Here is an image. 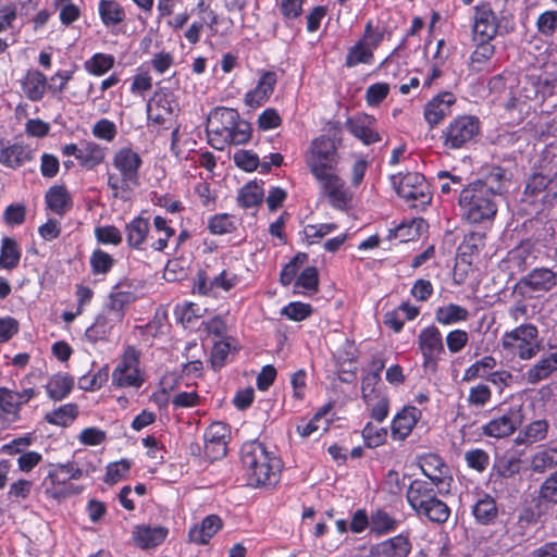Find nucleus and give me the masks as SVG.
<instances>
[{"instance_id": "36", "label": "nucleus", "mask_w": 557, "mask_h": 557, "mask_svg": "<svg viewBox=\"0 0 557 557\" xmlns=\"http://www.w3.org/2000/svg\"><path fill=\"white\" fill-rule=\"evenodd\" d=\"M98 14L101 23L107 28L115 27L126 20L124 7L116 0H99Z\"/></svg>"}, {"instance_id": "31", "label": "nucleus", "mask_w": 557, "mask_h": 557, "mask_svg": "<svg viewBox=\"0 0 557 557\" xmlns=\"http://www.w3.org/2000/svg\"><path fill=\"white\" fill-rule=\"evenodd\" d=\"M169 327L166 313H156L151 320L144 325L135 326L139 342L151 347L157 338L163 336Z\"/></svg>"}, {"instance_id": "62", "label": "nucleus", "mask_w": 557, "mask_h": 557, "mask_svg": "<svg viewBox=\"0 0 557 557\" xmlns=\"http://www.w3.org/2000/svg\"><path fill=\"white\" fill-rule=\"evenodd\" d=\"M95 238L99 244L119 246L123 242V235L115 225H101L95 227Z\"/></svg>"}, {"instance_id": "20", "label": "nucleus", "mask_w": 557, "mask_h": 557, "mask_svg": "<svg viewBox=\"0 0 557 557\" xmlns=\"http://www.w3.org/2000/svg\"><path fill=\"white\" fill-rule=\"evenodd\" d=\"M277 81L278 76L276 72L261 70L255 88L245 94V104L252 109L263 106L273 95Z\"/></svg>"}, {"instance_id": "24", "label": "nucleus", "mask_w": 557, "mask_h": 557, "mask_svg": "<svg viewBox=\"0 0 557 557\" xmlns=\"http://www.w3.org/2000/svg\"><path fill=\"white\" fill-rule=\"evenodd\" d=\"M35 159V150L26 144L13 143L0 149V164L11 170H17Z\"/></svg>"}, {"instance_id": "8", "label": "nucleus", "mask_w": 557, "mask_h": 557, "mask_svg": "<svg viewBox=\"0 0 557 557\" xmlns=\"http://www.w3.org/2000/svg\"><path fill=\"white\" fill-rule=\"evenodd\" d=\"M503 349L521 360H529L540 351L539 330L534 324L525 323L505 332L502 336Z\"/></svg>"}, {"instance_id": "4", "label": "nucleus", "mask_w": 557, "mask_h": 557, "mask_svg": "<svg viewBox=\"0 0 557 557\" xmlns=\"http://www.w3.org/2000/svg\"><path fill=\"white\" fill-rule=\"evenodd\" d=\"M406 498L418 517L434 524H445L451 513L449 506L438 498L432 482L416 479L409 484Z\"/></svg>"}, {"instance_id": "46", "label": "nucleus", "mask_w": 557, "mask_h": 557, "mask_svg": "<svg viewBox=\"0 0 557 557\" xmlns=\"http://www.w3.org/2000/svg\"><path fill=\"white\" fill-rule=\"evenodd\" d=\"M472 513L476 522L483 525L491 524L498 516V508L495 499L484 494V496L474 504Z\"/></svg>"}, {"instance_id": "21", "label": "nucleus", "mask_w": 557, "mask_h": 557, "mask_svg": "<svg viewBox=\"0 0 557 557\" xmlns=\"http://www.w3.org/2000/svg\"><path fill=\"white\" fill-rule=\"evenodd\" d=\"M456 100V96L451 91H442L426 102L423 116L430 128H434L450 115Z\"/></svg>"}, {"instance_id": "39", "label": "nucleus", "mask_w": 557, "mask_h": 557, "mask_svg": "<svg viewBox=\"0 0 557 557\" xmlns=\"http://www.w3.org/2000/svg\"><path fill=\"white\" fill-rule=\"evenodd\" d=\"M394 29L386 24L380 22L374 23L373 20H368L361 36V39L373 51L376 50L384 40H391Z\"/></svg>"}, {"instance_id": "51", "label": "nucleus", "mask_w": 557, "mask_h": 557, "mask_svg": "<svg viewBox=\"0 0 557 557\" xmlns=\"http://www.w3.org/2000/svg\"><path fill=\"white\" fill-rule=\"evenodd\" d=\"M263 198V188L255 182H249L239 189L237 203L244 209L258 208L262 203Z\"/></svg>"}, {"instance_id": "58", "label": "nucleus", "mask_w": 557, "mask_h": 557, "mask_svg": "<svg viewBox=\"0 0 557 557\" xmlns=\"http://www.w3.org/2000/svg\"><path fill=\"white\" fill-rule=\"evenodd\" d=\"M361 435L364 442V446L368 448H376L382 446L387 441V429L377 428L371 422L366 423L361 431Z\"/></svg>"}, {"instance_id": "42", "label": "nucleus", "mask_w": 557, "mask_h": 557, "mask_svg": "<svg viewBox=\"0 0 557 557\" xmlns=\"http://www.w3.org/2000/svg\"><path fill=\"white\" fill-rule=\"evenodd\" d=\"M557 370V350L541 358L533 364L527 372L525 379L530 384H536L547 379L554 371Z\"/></svg>"}, {"instance_id": "61", "label": "nucleus", "mask_w": 557, "mask_h": 557, "mask_svg": "<svg viewBox=\"0 0 557 557\" xmlns=\"http://www.w3.org/2000/svg\"><path fill=\"white\" fill-rule=\"evenodd\" d=\"M492 399V391L488 385L478 383L470 387L467 403L470 407L483 408Z\"/></svg>"}, {"instance_id": "6", "label": "nucleus", "mask_w": 557, "mask_h": 557, "mask_svg": "<svg viewBox=\"0 0 557 557\" xmlns=\"http://www.w3.org/2000/svg\"><path fill=\"white\" fill-rule=\"evenodd\" d=\"M339 145L327 135H319L310 141L304 152V160L314 181L338 172Z\"/></svg>"}, {"instance_id": "9", "label": "nucleus", "mask_w": 557, "mask_h": 557, "mask_svg": "<svg viewBox=\"0 0 557 557\" xmlns=\"http://www.w3.org/2000/svg\"><path fill=\"white\" fill-rule=\"evenodd\" d=\"M392 183L397 195L410 208H424L431 202L432 195L425 177L418 172H407L392 176Z\"/></svg>"}, {"instance_id": "40", "label": "nucleus", "mask_w": 557, "mask_h": 557, "mask_svg": "<svg viewBox=\"0 0 557 557\" xmlns=\"http://www.w3.org/2000/svg\"><path fill=\"white\" fill-rule=\"evenodd\" d=\"M22 249L13 237L4 236L0 245V270L12 271L20 264Z\"/></svg>"}, {"instance_id": "33", "label": "nucleus", "mask_w": 557, "mask_h": 557, "mask_svg": "<svg viewBox=\"0 0 557 557\" xmlns=\"http://www.w3.org/2000/svg\"><path fill=\"white\" fill-rule=\"evenodd\" d=\"M25 97L38 102L42 100L48 89L47 77L39 70H28L20 81Z\"/></svg>"}, {"instance_id": "2", "label": "nucleus", "mask_w": 557, "mask_h": 557, "mask_svg": "<svg viewBox=\"0 0 557 557\" xmlns=\"http://www.w3.org/2000/svg\"><path fill=\"white\" fill-rule=\"evenodd\" d=\"M240 461L250 486L271 487L280 482L282 459L262 442H245L240 447Z\"/></svg>"}, {"instance_id": "50", "label": "nucleus", "mask_w": 557, "mask_h": 557, "mask_svg": "<svg viewBox=\"0 0 557 557\" xmlns=\"http://www.w3.org/2000/svg\"><path fill=\"white\" fill-rule=\"evenodd\" d=\"M153 230L162 235L152 240L149 247L153 251L162 252L168 246L170 239L175 235V228L170 225V221L162 215H154L152 220Z\"/></svg>"}, {"instance_id": "29", "label": "nucleus", "mask_w": 557, "mask_h": 557, "mask_svg": "<svg viewBox=\"0 0 557 557\" xmlns=\"http://www.w3.org/2000/svg\"><path fill=\"white\" fill-rule=\"evenodd\" d=\"M411 552L409 537L398 534L372 546L371 557H407Z\"/></svg>"}, {"instance_id": "57", "label": "nucleus", "mask_w": 557, "mask_h": 557, "mask_svg": "<svg viewBox=\"0 0 557 557\" xmlns=\"http://www.w3.org/2000/svg\"><path fill=\"white\" fill-rule=\"evenodd\" d=\"M153 83L150 75L149 69L141 64L137 67L136 74L133 76V81L129 87V91L133 95L144 96L147 91L152 89Z\"/></svg>"}, {"instance_id": "16", "label": "nucleus", "mask_w": 557, "mask_h": 557, "mask_svg": "<svg viewBox=\"0 0 557 557\" xmlns=\"http://www.w3.org/2000/svg\"><path fill=\"white\" fill-rule=\"evenodd\" d=\"M231 435L228 424L216 421L211 423L203 434L205 456L211 460H219L226 456L227 444Z\"/></svg>"}, {"instance_id": "22", "label": "nucleus", "mask_w": 557, "mask_h": 557, "mask_svg": "<svg viewBox=\"0 0 557 557\" xmlns=\"http://www.w3.org/2000/svg\"><path fill=\"white\" fill-rule=\"evenodd\" d=\"M150 230L151 224L149 219L143 215H136L127 222L124 226V234L128 249L146 251Z\"/></svg>"}, {"instance_id": "45", "label": "nucleus", "mask_w": 557, "mask_h": 557, "mask_svg": "<svg viewBox=\"0 0 557 557\" xmlns=\"http://www.w3.org/2000/svg\"><path fill=\"white\" fill-rule=\"evenodd\" d=\"M398 520L383 508L371 512V534L383 536L398 528Z\"/></svg>"}, {"instance_id": "30", "label": "nucleus", "mask_w": 557, "mask_h": 557, "mask_svg": "<svg viewBox=\"0 0 557 557\" xmlns=\"http://www.w3.org/2000/svg\"><path fill=\"white\" fill-rule=\"evenodd\" d=\"M223 521L218 515H209L199 524H194L188 531L189 542L206 545L222 529Z\"/></svg>"}, {"instance_id": "5", "label": "nucleus", "mask_w": 557, "mask_h": 557, "mask_svg": "<svg viewBox=\"0 0 557 557\" xmlns=\"http://www.w3.org/2000/svg\"><path fill=\"white\" fill-rule=\"evenodd\" d=\"M141 165L140 154L131 147H122L113 154V172H108L107 185L114 198H125L139 185Z\"/></svg>"}, {"instance_id": "28", "label": "nucleus", "mask_w": 557, "mask_h": 557, "mask_svg": "<svg viewBox=\"0 0 557 557\" xmlns=\"http://www.w3.org/2000/svg\"><path fill=\"white\" fill-rule=\"evenodd\" d=\"M120 323H122L120 320L102 309L92 324L86 329L85 338L91 344L108 341L114 326Z\"/></svg>"}, {"instance_id": "35", "label": "nucleus", "mask_w": 557, "mask_h": 557, "mask_svg": "<svg viewBox=\"0 0 557 557\" xmlns=\"http://www.w3.org/2000/svg\"><path fill=\"white\" fill-rule=\"evenodd\" d=\"M422 473L438 487L444 482V473L447 471V466L436 454H426L420 458L419 461Z\"/></svg>"}, {"instance_id": "63", "label": "nucleus", "mask_w": 557, "mask_h": 557, "mask_svg": "<svg viewBox=\"0 0 557 557\" xmlns=\"http://www.w3.org/2000/svg\"><path fill=\"white\" fill-rule=\"evenodd\" d=\"M313 312V308L310 304L301 301H292L282 308L281 314L286 317L288 320L300 322L309 318Z\"/></svg>"}, {"instance_id": "53", "label": "nucleus", "mask_w": 557, "mask_h": 557, "mask_svg": "<svg viewBox=\"0 0 557 557\" xmlns=\"http://www.w3.org/2000/svg\"><path fill=\"white\" fill-rule=\"evenodd\" d=\"M207 228L212 235L231 234L236 230L235 216L230 213H216L209 216Z\"/></svg>"}, {"instance_id": "3", "label": "nucleus", "mask_w": 557, "mask_h": 557, "mask_svg": "<svg viewBox=\"0 0 557 557\" xmlns=\"http://www.w3.org/2000/svg\"><path fill=\"white\" fill-rule=\"evenodd\" d=\"M458 205L462 218L470 224L494 220L497 213L496 193L486 182L476 180L459 194Z\"/></svg>"}, {"instance_id": "27", "label": "nucleus", "mask_w": 557, "mask_h": 557, "mask_svg": "<svg viewBox=\"0 0 557 557\" xmlns=\"http://www.w3.org/2000/svg\"><path fill=\"white\" fill-rule=\"evenodd\" d=\"M173 102L171 95L156 92L147 103L148 122L164 126L174 113Z\"/></svg>"}, {"instance_id": "49", "label": "nucleus", "mask_w": 557, "mask_h": 557, "mask_svg": "<svg viewBox=\"0 0 557 557\" xmlns=\"http://www.w3.org/2000/svg\"><path fill=\"white\" fill-rule=\"evenodd\" d=\"M374 51L360 38L354 46L348 48L345 57V66L355 67L359 64H372Z\"/></svg>"}, {"instance_id": "18", "label": "nucleus", "mask_w": 557, "mask_h": 557, "mask_svg": "<svg viewBox=\"0 0 557 557\" xmlns=\"http://www.w3.org/2000/svg\"><path fill=\"white\" fill-rule=\"evenodd\" d=\"M346 129L364 146H370L382 140L377 131V121L373 115L362 113L347 117Z\"/></svg>"}, {"instance_id": "44", "label": "nucleus", "mask_w": 557, "mask_h": 557, "mask_svg": "<svg viewBox=\"0 0 557 557\" xmlns=\"http://www.w3.org/2000/svg\"><path fill=\"white\" fill-rule=\"evenodd\" d=\"M549 430V422L546 419H537L528 423L516 438L518 444H533L546 438Z\"/></svg>"}, {"instance_id": "32", "label": "nucleus", "mask_w": 557, "mask_h": 557, "mask_svg": "<svg viewBox=\"0 0 557 557\" xmlns=\"http://www.w3.org/2000/svg\"><path fill=\"white\" fill-rule=\"evenodd\" d=\"M519 285L533 292H548L557 285V273L548 268H535L520 280Z\"/></svg>"}, {"instance_id": "60", "label": "nucleus", "mask_w": 557, "mask_h": 557, "mask_svg": "<svg viewBox=\"0 0 557 557\" xmlns=\"http://www.w3.org/2000/svg\"><path fill=\"white\" fill-rule=\"evenodd\" d=\"M535 26L541 36L552 38L557 32V11L547 10L541 13L536 18Z\"/></svg>"}, {"instance_id": "11", "label": "nucleus", "mask_w": 557, "mask_h": 557, "mask_svg": "<svg viewBox=\"0 0 557 557\" xmlns=\"http://www.w3.org/2000/svg\"><path fill=\"white\" fill-rule=\"evenodd\" d=\"M418 347L422 355L423 368L435 372L441 355L445 354L440 329L434 324L423 327L418 335Z\"/></svg>"}, {"instance_id": "10", "label": "nucleus", "mask_w": 557, "mask_h": 557, "mask_svg": "<svg viewBox=\"0 0 557 557\" xmlns=\"http://www.w3.org/2000/svg\"><path fill=\"white\" fill-rule=\"evenodd\" d=\"M141 352L133 345L124 348L116 367L112 371V385L116 388H139L145 383L140 369Z\"/></svg>"}, {"instance_id": "56", "label": "nucleus", "mask_w": 557, "mask_h": 557, "mask_svg": "<svg viewBox=\"0 0 557 557\" xmlns=\"http://www.w3.org/2000/svg\"><path fill=\"white\" fill-rule=\"evenodd\" d=\"M381 375L364 372L361 379V396L363 401H372L377 396L385 394L382 391Z\"/></svg>"}, {"instance_id": "43", "label": "nucleus", "mask_w": 557, "mask_h": 557, "mask_svg": "<svg viewBox=\"0 0 557 557\" xmlns=\"http://www.w3.org/2000/svg\"><path fill=\"white\" fill-rule=\"evenodd\" d=\"M77 404L67 403L45 414V421L51 425L61 428L70 426L78 417Z\"/></svg>"}, {"instance_id": "54", "label": "nucleus", "mask_w": 557, "mask_h": 557, "mask_svg": "<svg viewBox=\"0 0 557 557\" xmlns=\"http://www.w3.org/2000/svg\"><path fill=\"white\" fill-rule=\"evenodd\" d=\"M114 264L115 260L109 252L100 248L92 250L89 258V265L92 275H106L113 269Z\"/></svg>"}, {"instance_id": "17", "label": "nucleus", "mask_w": 557, "mask_h": 557, "mask_svg": "<svg viewBox=\"0 0 557 557\" xmlns=\"http://www.w3.org/2000/svg\"><path fill=\"white\" fill-rule=\"evenodd\" d=\"M69 482L70 480L64 469V463L53 466L44 480L46 495L53 499H62L83 491L82 486L69 484Z\"/></svg>"}, {"instance_id": "34", "label": "nucleus", "mask_w": 557, "mask_h": 557, "mask_svg": "<svg viewBox=\"0 0 557 557\" xmlns=\"http://www.w3.org/2000/svg\"><path fill=\"white\" fill-rule=\"evenodd\" d=\"M46 206L53 213L63 216L73 207V199L64 185H53L45 194Z\"/></svg>"}, {"instance_id": "19", "label": "nucleus", "mask_w": 557, "mask_h": 557, "mask_svg": "<svg viewBox=\"0 0 557 557\" xmlns=\"http://www.w3.org/2000/svg\"><path fill=\"white\" fill-rule=\"evenodd\" d=\"M498 18L490 2H482L474 7V40H493L498 33Z\"/></svg>"}, {"instance_id": "59", "label": "nucleus", "mask_w": 557, "mask_h": 557, "mask_svg": "<svg viewBox=\"0 0 557 557\" xmlns=\"http://www.w3.org/2000/svg\"><path fill=\"white\" fill-rule=\"evenodd\" d=\"M34 483L27 479H17L9 486L7 498L11 503H21L26 500L33 491Z\"/></svg>"}, {"instance_id": "64", "label": "nucleus", "mask_w": 557, "mask_h": 557, "mask_svg": "<svg viewBox=\"0 0 557 557\" xmlns=\"http://www.w3.org/2000/svg\"><path fill=\"white\" fill-rule=\"evenodd\" d=\"M306 260V253H297L295 257H293L292 260L281 270L280 283L283 286H289L297 278V273Z\"/></svg>"}, {"instance_id": "13", "label": "nucleus", "mask_w": 557, "mask_h": 557, "mask_svg": "<svg viewBox=\"0 0 557 557\" xmlns=\"http://www.w3.org/2000/svg\"><path fill=\"white\" fill-rule=\"evenodd\" d=\"M37 395L38 393L33 387L15 392L0 386V420L8 424L20 421L22 407Z\"/></svg>"}, {"instance_id": "23", "label": "nucleus", "mask_w": 557, "mask_h": 557, "mask_svg": "<svg viewBox=\"0 0 557 557\" xmlns=\"http://www.w3.org/2000/svg\"><path fill=\"white\" fill-rule=\"evenodd\" d=\"M136 299V294L131 287L127 286V288L124 289V285L120 283L112 287L102 309L123 322L128 307L135 302Z\"/></svg>"}, {"instance_id": "37", "label": "nucleus", "mask_w": 557, "mask_h": 557, "mask_svg": "<svg viewBox=\"0 0 557 557\" xmlns=\"http://www.w3.org/2000/svg\"><path fill=\"white\" fill-rule=\"evenodd\" d=\"M74 388V377L67 373H57L50 376L45 385L48 397L53 401L66 398Z\"/></svg>"}, {"instance_id": "1", "label": "nucleus", "mask_w": 557, "mask_h": 557, "mask_svg": "<svg viewBox=\"0 0 557 557\" xmlns=\"http://www.w3.org/2000/svg\"><path fill=\"white\" fill-rule=\"evenodd\" d=\"M206 132L209 145L219 151L228 146L246 145L252 136L251 124L237 109L227 107H215L210 111Z\"/></svg>"}, {"instance_id": "15", "label": "nucleus", "mask_w": 557, "mask_h": 557, "mask_svg": "<svg viewBox=\"0 0 557 557\" xmlns=\"http://www.w3.org/2000/svg\"><path fill=\"white\" fill-rule=\"evenodd\" d=\"M522 408L509 406L498 417L493 418L482 426L485 436L503 438L510 436L522 423Z\"/></svg>"}, {"instance_id": "41", "label": "nucleus", "mask_w": 557, "mask_h": 557, "mask_svg": "<svg viewBox=\"0 0 557 557\" xmlns=\"http://www.w3.org/2000/svg\"><path fill=\"white\" fill-rule=\"evenodd\" d=\"M478 41L475 49L470 55L469 70L475 73L490 71L491 60L495 54V47L492 45V40Z\"/></svg>"}, {"instance_id": "48", "label": "nucleus", "mask_w": 557, "mask_h": 557, "mask_svg": "<svg viewBox=\"0 0 557 557\" xmlns=\"http://www.w3.org/2000/svg\"><path fill=\"white\" fill-rule=\"evenodd\" d=\"M434 317L437 323L442 325H451L467 321L469 318V311L460 305L450 302L446 306L438 307L435 310Z\"/></svg>"}, {"instance_id": "25", "label": "nucleus", "mask_w": 557, "mask_h": 557, "mask_svg": "<svg viewBox=\"0 0 557 557\" xmlns=\"http://www.w3.org/2000/svg\"><path fill=\"white\" fill-rule=\"evenodd\" d=\"M421 418L422 411L419 408L412 405L405 406L392 421V437L397 441L406 440Z\"/></svg>"}, {"instance_id": "26", "label": "nucleus", "mask_w": 557, "mask_h": 557, "mask_svg": "<svg viewBox=\"0 0 557 557\" xmlns=\"http://www.w3.org/2000/svg\"><path fill=\"white\" fill-rule=\"evenodd\" d=\"M169 535V529L163 525H136L132 537L135 545L141 549H150L161 545Z\"/></svg>"}, {"instance_id": "14", "label": "nucleus", "mask_w": 557, "mask_h": 557, "mask_svg": "<svg viewBox=\"0 0 557 557\" xmlns=\"http://www.w3.org/2000/svg\"><path fill=\"white\" fill-rule=\"evenodd\" d=\"M61 153L63 157H75L81 168L94 170L104 162L107 149L95 141L84 140L81 147L74 143L63 145Z\"/></svg>"}, {"instance_id": "38", "label": "nucleus", "mask_w": 557, "mask_h": 557, "mask_svg": "<svg viewBox=\"0 0 557 557\" xmlns=\"http://www.w3.org/2000/svg\"><path fill=\"white\" fill-rule=\"evenodd\" d=\"M557 175V166H550L546 170V166H541L539 172H534L528 180L524 195L536 198L541 194L545 193L548 185L554 181Z\"/></svg>"}, {"instance_id": "52", "label": "nucleus", "mask_w": 557, "mask_h": 557, "mask_svg": "<svg viewBox=\"0 0 557 557\" xmlns=\"http://www.w3.org/2000/svg\"><path fill=\"white\" fill-rule=\"evenodd\" d=\"M115 58L109 53L97 52L85 61V70L94 76H102L113 69Z\"/></svg>"}, {"instance_id": "55", "label": "nucleus", "mask_w": 557, "mask_h": 557, "mask_svg": "<svg viewBox=\"0 0 557 557\" xmlns=\"http://www.w3.org/2000/svg\"><path fill=\"white\" fill-rule=\"evenodd\" d=\"M495 367L496 359L491 355L484 356L465 370L462 380L467 382L479 377H484L486 380V376L491 373L490 371Z\"/></svg>"}, {"instance_id": "7", "label": "nucleus", "mask_w": 557, "mask_h": 557, "mask_svg": "<svg viewBox=\"0 0 557 557\" xmlns=\"http://www.w3.org/2000/svg\"><path fill=\"white\" fill-rule=\"evenodd\" d=\"M481 122L470 114L457 115L442 129L440 139L446 150L467 148L480 135Z\"/></svg>"}, {"instance_id": "47", "label": "nucleus", "mask_w": 557, "mask_h": 557, "mask_svg": "<svg viewBox=\"0 0 557 557\" xmlns=\"http://www.w3.org/2000/svg\"><path fill=\"white\" fill-rule=\"evenodd\" d=\"M531 469L535 473H543L557 466V445H544L531 458Z\"/></svg>"}, {"instance_id": "12", "label": "nucleus", "mask_w": 557, "mask_h": 557, "mask_svg": "<svg viewBox=\"0 0 557 557\" xmlns=\"http://www.w3.org/2000/svg\"><path fill=\"white\" fill-rule=\"evenodd\" d=\"M315 182L321 196L327 199L332 208L345 211L350 207L354 194L338 172Z\"/></svg>"}]
</instances>
